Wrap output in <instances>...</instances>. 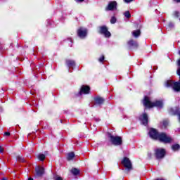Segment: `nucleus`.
<instances>
[{
	"label": "nucleus",
	"mask_w": 180,
	"mask_h": 180,
	"mask_svg": "<svg viewBox=\"0 0 180 180\" xmlns=\"http://www.w3.org/2000/svg\"><path fill=\"white\" fill-rule=\"evenodd\" d=\"M143 105L145 108H148V109H151L153 108H159L161 109L162 108V101H151V98L150 97L146 96L143 100Z\"/></svg>",
	"instance_id": "1"
},
{
	"label": "nucleus",
	"mask_w": 180,
	"mask_h": 180,
	"mask_svg": "<svg viewBox=\"0 0 180 180\" xmlns=\"http://www.w3.org/2000/svg\"><path fill=\"white\" fill-rule=\"evenodd\" d=\"M165 86L172 88L174 92H180V82L174 80H167Z\"/></svg>",
	"instance_id": "2"
},
{
	"label": "nucleus",
	"mask_w": 180,
	"mask_h": 180,
	"mask_svg": "<svg viewBox=\"0 0 180 180\" xmlns=\"http://www.w3.org/2000/svg\"><path fill=\"white\" fill-rule=\"evenodd\" d=\"M110 143L114 146H122L123 144V139L122 136H113L112 134H108Z\"/></svg>",
	"instance_id": "3"
},
{
	"label": "nucleus",
	"mask_w": 180,
	"mask_h": 180,
	"mask_svg": "<svg viewBox=\"0 0 180 180\" xmlns=\"http://www.w3.org/2000/svg\"><path fill=\"white\" fill-rule=\"evenodd\" d=\"M160 143H164L165 144H169V143H172V138L171 136L162 132L159 135V138L158 139Z\"/></svg>",
	"instance_id": "4"
},
{
	"label": "nucleus",
	"mask_w": 180,
	"mask_h": 180,
	"mask_svg": "<svg viewBox=\"0 0 180 180\" xmlns=\"http://www.w3.org/2000/svg\"><path fill=\"white\" fill-rule=\"evenodd\" d=\"M166 154H167V151L165 150V149L159 148L155 150L154 155L156 160H158L159 161H160V160H162V158L165 157Z\"/></svg>",
	"instance_id": "5"
},
{
	"label": "nucleus",
	"mask_w": 180,
	"mask_h": 180,
	"mask_svg": "<svg viewBox=\"0 0 180 180\" xmlns=\"http://www.w3.org/2000/svg\"><path fill=\"white\" fill-rule=\"evenodd\" d=\"M121 164L128 169V171H131L133 169V165L131 164V161L128 158H124L123 160L121 161Z\"/></svg>",
	"instance_id": "6"
},
{
	"label": "nucleus",
	"mask_w": 180,
	"mask_h": 180,
	"mask_svg": "<svg viewBox=\"0 0 180 180\" xmlns=\"http://www.w3.org/2000/svg\"><path fill=\"white\" fill-rule=\"evenodd\" d=\"M98 33H100V34H103V36L107 38H109L110 36H112V34H110V32L108 30V27L105 25L99 27Z\"/></svg>",
	"instance_id": "7"
},
{
	"label": "nucleus",
	"mask_w": 180,
	"mask_h": 180,
	"mask_svg": "<svg viewBox=\"0 0 180 180\" xmlns=\"http://www.w3.org/2000/svg\"><path fill=\"white\" fill-rule=\"evenodd\" d=\"M117 10V2L116 1H109L108 6L105 7V11L108 12L109 11H113Z\"/></svg>",
	"instance_id": "8"
},
{
	"label": "nucleus",
	"mask_w": 180,
	"mask_h": 180,
	"mask_svg": "<svg viewBox=\"0 0 180 180\" xmlns=\"http://www.w3.org/2000/svg\"><path fill=\"white\" fill-rule=\"evenodd\" d=\"M77 36L80 37V39H85L88 34V30L81 27L77 30Z\"/></svg>",
	"instance_id": "9"
},
{
	"label": "nucleus",
	"mask_w": 180,
	"mask_h": 180,
	"mask_svg": "<svg viewBox=\"0 0 180 180\" xmlns=\"http://www.w3.org/2000/svg\"><path fill=\"white\" fill-rule=\"evenodd\" d=\"M160 134L161 133H159L158 131L154 128H151L149 131V136L151 139H153V140H158Z\"/></svg>",
	"instance_id": "10"
},
{
	"label": "nucleus",
	"mask_w": 180,
	"mask_h": 180,
	"mask_svg": "<svg viewBox=\"0 0 180 180\" xmlns=\"http://www.w3.org/2000/svg\"><path fill=\"white\" fill-rule=\"evenodd\" d=\"M91 92V87L88 85H82L79 91V95H88Z\"/></svg>",
	"instance_id": "11"
},
{
	"label": "nucleus",
	"mask_w": 180,
	"mask_h": 180,
	"mask_svg": "<svg viewBox=\"0 0 180 180\" xmlns=\"http://www.w3.org/2000/svg\"><path fill=\"white\" fill-rule=\"evenodd\" d=\"M140 120L144 126H147L148 124V115L147 113H143L141 115Z\"/></svg>",
	"instance_id": "12"
},
{
	"label": "nucleus",
	"mask_w": 180,
	"mask_h": 180,
	"mask_svg": "<svg viewBox=\"0 0 180 180\" xmlns=\"http://www.w3.org/2000/svg\"><path fill=\"white\" fill-rule=\"evenodd\" d=\"M35 171L37 176H41L44 174V167L38 166L36 167Z\"/></svg>",
	"instance_id": "13"
},
{
	"label": "nucleus",
	"mask_w": 180,
	"mask_h": 180,
	"mask_svg": "<svg viewBox=\"0 0 180 180\" xmlns=\"http://www.w3.org/2000/svg\"><path fill=\"white\" fill-rule=\"evenodd\" d=\"M105 102V98L101 96H96L94 98V103L95 105H102Z\"/></svg>",
	"instance_id": "14"
},
{
	"label": "nucleus",
	"mask_w": 180,
	"mask_h": 180,
	"mask_svg": "<svg viewBox=\"0 0 180 180\" xmlns=\"http://www.w3.org/2000/svg\"><path fill=\"white\" fill-rule=\"evenodd\" d=\"M127 44L129 47H139V44L137 43V41H135L134 39H130L127 41Z\"/></svg>",
	"instance_id": "15"
},
{
	"label": "nucleus",
	"mask_w": 180,
	"mask_h": 180,
	"mask_svg": "<svg viewBox=\"0 0 180 180\" xmlns=\"http://www.w3.org/2000/svg\"><path fill=\"white\" fill-rule=\"evenodd\" d=\"M169 112L171 113V115H180V110L178 108H170L169 109Z\"/></svg>",
	"instance_id": "16"
},
{
	"label": "nucleus",
	"mask_w": 180,
	"mask_h": 180,
	"mask_svg": "<svg viewBox=\"0 0 180 180\" xmlns=\"http://www.w3.org/2000/svg\"><path fill=\"white\" fill-rule=\"evenodd\" d=\"M66 64L69 68H74V67H75V61L72 60H67Z\"/></svg>",
	"instance_id": "17"
},
{
	"label": "nucleus",
	"mask_w": 180,
	"mask_h": 180,
	"mask_svg": "<svg viewBox=\"0 0 180 180\" xmlns=\"http://www.w3.org/2000/svg\"><path fill=\"white\" fill-rule=\"evenodd\" d=\"M131 34L134 37H139V36L141 34V31L140 30H134L131 32Z\"/></svg>",
	"instance_id": "18"
},
{
	"label": "nucleus",
	"mask_w": 180,
	"mask_h": 180,
	"mask_svg": "<svg viewBox=\"0 0 180 180\" xmlns=\"http://www.w3.org/2000/svg\"><path fill=\"white\" fill-rule=\"evenodd\" d=\"M74 157H75V154L73 152L69 153L68 154V157H67L68 161H71V160H72V158H74Z\"/></svg>",
	"instance_id": "19"
},
{
	"label": "nucleus",
	"mask_w": 180,
	"mask_h": 180,
	"mask_svg": "<svg viewBox=\"0 0 180 180\" xmlns=\"http://www.w3.org/2000/svg\"><path fill=\"white\" fill-rule=\"evenodd\" d=\"M172 148L173 151H178V150H180V146L178 143H176L174 145L172 146Z\"/></svg>",
	"instance_id": "20"
},
{
	"label": "nucleus",
	"mask_w": 180,
	"mask_h": 180,
	"mask_svg": "<svg viewBox=\"0 0 180 180\" xmlns=\"http://www.w3.org/2000/svg\"><path fill=\"white\" fill-rule=\"evenodd\" d=\"M71 172L73 175H78L79 174V169L77 168H73L71 169Z\"/></svg>",
	"instance_id": "21"
},
{
	"label": "nucleus",
	"mask_w": 180,
	"mask_h": 180,
	"mask_svg": "<svg viewBox=\"0 0 180 180\" xmlns=\"http://www.w3.org/2000/svg\"><path fill=\"white\" fill-rule=\"evenodd\" d=\"M38 159L39 161H44L46 160V155L44 154H39L38 155Z\"/></svg>",
	"instance_id": "22"
},
{
	"label": "nucleus",
	"mask_w": 180,
	"mask_h": 180,
	"mask_svg": "<svg viewBox=\"0 0 180 180\" xmlns=\"http://www.w3.org/2000/svg\"><path fill=\"white\" fill-rule=\"evenodd\" d=\"M124 15L125 16V18H127V19H130V18H131V15L130 14V11H127L124 13Z\"/></svg>",
	"instance_id": "23"
},
{
	"label": "nucleus",
	"mask_w": 180,
	"mask_h": 180,
	"mask_svg": "<svg viewBox=\"0 0 180 180\" xmlns=\"http://www.w3.org/2000/svg\"><path fill=\"white\" fill-rule=\"evenodd\" d=\"M161 124H162V127L163 129H166V127L168 126V121L165 120V121L161 122Z\"/></svg>",
	"instance_id": "24"
},
{
	"label": "nucleus",
	"mask_w": 180,
	"mask_h": 180,
	"mask_svg": "<svg viewBox=\"0 0 180 180\" xmlns=\"http://www.w3.org/2000/svg\"><path fill=\"white\" fill-rule=\"evenodd\" d=\"M99 63H103L105 61V56L102 55L99 58H98Z\"/></svg>",
	"instance_id": "25"
},
{
	"label": "nucleus",
	"mask_w": 180,
	"mask_h": 180,
	"mask_svg": "<svg viewBox=\"0 0 180 180\" xmlns=\"http://www.w3.org/2000/svg\"><path fill=\"white\" fill-rule=\"evenodd\" d=\"M116 20H117L116 17L112 16V17L111 18V19H110V23L115 24V23H116Z\"/></svg>",
	"instance_id": "26"
},
{
	"label": "nucleus",
	"mask_w": 180,
	"mask_h": 180,
	"mask_svg": "<svg viewBox=\"0 0 180 180\" xmlns=\"http://www.w3.org/2000/svg\"><path fill=\"white\" fill-rule=\"evenodd\" d=\"M173 15L175 16V18H179V11H174Z\"/></svg>",
	"instance_id": "27"
},
{
	"label": "nucleus",
	"mask_w": 180,
	"mask_h": 180,
	"mask_svg": "<svg viewBox=\"0 0 180 180\" xmlns=\"http://www.w3.org/2000/svg\"><path fill=\"white\" fill-rule=\"evenodd\" d=\"M18 161H20V162H24L25 160L23 159H22L20 157H18L17 158Z\"/></svg>",
	"instance_id": "28"
},
{
	"label": "nucleus",
	"mask_w": 180,
	"mask_h": 180,
	"mask_svg": "<svg viewBox=\"0 0 180 180\" xmlns=\"http://www.w3.org/2000/svg\"><path fill=\"white\" fill-rule=\"evenodd\" d=\"M176 74H177V75L180 76V68H178V69L176 70Z\"/></svg>",
	"instance_id": "29"
},
{
	"label": "nucleus",
	"mask_w": 180,
	"mask_h": 180,
	"mask_svg": "<svg viewBox=\"0 0 180 180\" xmlns=\"http://www.w3.org/2000/svg\"><path fill=\"white\" fill-rule=\"evenodd\" d=\"M124 2H126L127 4H130V2H133V0H124Z\"/></svg>",
	"instance_id": "30"
},
{
	"label": "nucleus",
	"mask_w": 180,
	"mask_h": 180,
	"mask_svg": "<svg viewBox=\"0 0 180 180\" xmlns=\"http://www.w3.org/2000/svg\"><path fill=\"white\" fill-rule=\"evenodd\" d=\"M76 2H78V3H82V2H84V1H85V0H75Z\"/></svg>",
	"instance_id": "31"
},
{
	"label": "nucleus",
	"mask_w": 180,
	"mask_h": 180,
	"mask_svg": "<svg viewBox=\"0 0 180 180\" xmlns=\"http://www.w3.org/2000/svg\"><path fill=\"white\" fill-rule=\"evenodd\" d=\"M177 66L180 68V58L177 60Z\"/></svg>",
	"instance_id": "32"
},
{
	"label": "nucleus",
	"mask_w": 180,
	"mask_h": 180,
	"mask_svg": "<svg viewBox=\"0 0 180 180\" xmlns=\"http://www.w3.org/2000/svg\"><path fill=\"white\" fill-rule=\"evenodd\" d=\"M55 180H63V178L58 176L55 179Z\"/></svg>",
	"instance_id": "33"
},
{
	"label": "nucleus",
	"mask_w": 180,
	"mask_h": 180,
	"mask_svg": "<svg viewBox=\"0 0 180 180\" xmlns=\"http://www.w3.org/2000/svg\"><path fill=\"white\" fill-rule=\"evenodd\" d=\"M0 153H4V148L2 146H0Z\"/></svg>",
	"instance_id": "34"
},
{
	"label": "nucleus",
	"mask_w": 180,
	"mask_h": 180,
	"mask_svg": "<svg viewBox=\"0 0 180 180\" xmlns=\"http://www.w3.org/2000/svg\"><path fill=\"white\" fill-rule=\"evenodd\" d=\"M4 134L5 136H11V133L9 132H5Z\"/></svg>",
	"instance_id": "35"
},
{
	"label": "nucleus",
	"mask_w": 180,
	"mask_h": 180,
	"mask_svg": "<svg viewBox=\"0 0 180 180\" xmlns=\"http://www.w3.org/2000/svg\"><path fill=\"white\" fill-rule=\"evenodd\" d=\"M174 2H176V4H180V0H173Z\"/></svg>",
	"instance_id": "36"
},
{
	"label": "nucleus",
	"mask_w": 180,
	"mask_h": 180,
	"mask_svg": "<svg viewBox=\"0 0 180 180\" xmlns=\"http://www.w3.org/2000/svg\"><path fill=\"white\" fill-rule=\"evenodd\" d=\"M69 40L71 41V43H72V39L69 38Z\"/></svg>",
	"instance_id": "37"
},
{
	"label": "nucleus",
	"mask_w": 180,
	"mask_h": 180,
	"mask_svg": "<svg viewBox=\"0 0 180 180\" xmlns=\"http://www.w3.org/2000/svg\"><path fill=\"white\" fill-rule=\"evenodd\" d=\"M28 180H33V179H32V177H30V178L28 179Z\"/></svg>",
	"instance_id": "38"
},
{
	"label": "nucleus",
	"mask_w": 180,
	"mask_h": 180,
	"mask_svg": "<svg viewBox=\"0 0 180 180\" xmlns=\"http://www.w3.org/2000/svg\"><path fill=\"white\" fill-rule=\"evenodd\" d=\"M179 56H180V50L179 51Z\"/></svg>",
	"instance_id": "39"
}]
</instances>
